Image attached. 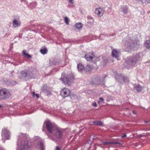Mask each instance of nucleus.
<instances>
[{"label": "nucleus", "mask_w": 150, "mask_h": 150, "mask_svg": "<svg viewBox=\"0 0 150 150\" xmlns=\"http://www.w3.org/2000/svg\"><path fill=\"white\" fill-rule=\"evenodd\" d=\"M44 124L48 132L47 136L54 141L60 139L62 137L64 130L57 127L49 120L45 121Z\"/></svg>", "instance_id": "nucleus-1"}, {"label": "nucleus", "mask_w": 150, "mask_h": 150, "mask_svg": "<svg viewBox=\"0 0 150 150\" xmlns=\"http://www.w3.org/2000/svg\"><path fill=\"white\" fill-rule=\"evenodd\" d=\"M25 134L20 133L18 136L17 142V150H28L30 148L31 142L28 139H25L26 138Z\"/></svg>", "instance_id": "nucleus-2"}, {"label": "nucleus", "mask_w": 150, "mask_h": 150, "mask_svg": "<svg viewBox=\"0 0 150 150\" xmlns=\"http://www.w3.org/2000/svg\"><path fill=\"white\" fill-rule=\"evenodd\" d=\"M69 75L67 76H66L65 73L63 72L60 79L63 83L70 85V83L73 82L74 77L73 75L70 72H69Z\"/></svg>", "instance_id": "nucleus-3"}, {"label": "nucleus", "mask_w": 150, "mask_h": 150, "mask_svg": "<svg viewBox=\"0 0 150 150\" xmlns=\"http://www.w3.org/2000/svg\"><path fill=\"white\" fill-rule=\"evenodd\" d=\"M11 96V93L9 90L6 88H3L0 89V100L8 99Z\"/></svg>", "instance_id": "nucleus-4"}, {"label": "nucleus", "mask_w": 150, "mask_h": 150, "mask_svg": "<svg viewBox=\"0 0 150 150\" xmlns=\"http://www.w3.org/2000/svg\"><path fill=\"white\" fill-rule=\"evenodd\" d=\"M102 144H95V150L96 149V146H99L102 148H104L105 147V146L108 145H110V146L108 148H109L110 147H115V145L117 144H119V143L117 142H102Z\"/></svg>", "instance_id": "nucleus-5"}, {"label": "nucleus", "mask_w": 150, "mask_h": 150, "mask_svg": "<svg viewBox=\"0 0 150 150\" xmlns=\"http://www.w3.org/2000/svg\"><path fill=\"white\" fill-rule=\"evenodd\" d=\"M1 136L2 139H9L10 138V134L9 130L6 128L2 130Z\"/></svg>", "instance_id": "nucleus-6"}, {"label": "nucleus", "mask_w": 150, "mask_h": 150, "mask_svg": "<svg viewBox=\"0 0 150 150\" xmlns=\"http://www.w3.org/2000/svg\"><path fill=\"white\" fill-rule=\"evenodd\" d=\"M105 12L104 9L102 8L99 7L96 8L95 10V13L98 16L100 17L103 16Z\"/></svg>", "instance_id": "nucleus-7"}, {"label": "nucleus", "mask_w": 150, "mask_h": 150, "mask_svg": "<svg viewBox=\"0 0 150 150\" xmlns=\"http://www.w3.org/2000/svg\"><path fill=\"white\" fill-rule=\"evenodd\" d=\"M70 93V91L68 88H64L60 92L61 95L64 98L69 96Z\"/></svg>", "instance_id": "nucleus-8"}, {"label": "nucleus", "mask_w": 150, "mask_h": 150, "mask_svg": "<svg viewBox=\"0 0 150 150\" xmlns=\"http://www.w3.org/2000/svg\"><path fill=\"white\" fill-rule=\"evenodd\" d=\"M121 52L119 50L116 49L113 50L112 52V57L116 58L117 60H119L120 59H119V57L121 55Z\"/></svg>", "instance_id": "nucleus-9"}, {"label": "nucleus", "mask_w": 150, "mask_h": 150, "mask_svg": "<svg viewBox=\"0 0 150 150\" xmlns=\"http://www.w3.org/2000/svg\"><path fill=\"white\" fill-rule=\"evenodd\" d=\"M21 23L19 19H15L13 21V26L15 28H17L20 26Z\"/></svg>", "instance_id": "nucleus-10"}, {"label": "nucleus", "mask_w": 150, "mask_h": 150, "mask_svg": "<svg viewBox=\"0 0 150 150\" xmlns=\"http://www.w3.org/2000/svg\"><path fill=\"white\" fill-rule=\"evenodd\" d=\"M42 89L43 92L47 93V95H50L51 93L50 91V88H49L47 85H44L42 87Z\"/></svg>", "instance_id": "nucleus-11"}, {"label": "nucleus", "mask_w": 150, "mask_h": 150, "mask_svg": "<svg viewBox=\"0 0 150 150\" xmlns=\"http://www.w3.org/2000/svg\"><path fill=\"white\" fill-rule=\"evenodd\" d=\"M94 55L92 53H89L86 54L85 57L87 61H91L94 57Z\"/></svg>", "instance_id": "nucleus-12"}, {"label": "nucleus", "mask_w": 150, "mask_h": 150, "mask_svg": "<svg viewBox=\"0 0 150 150\" xmlns=\"http://www.w3.org/2000/svg\"><path fill=\"white\" fill-rule=\"evenodd\" d=\"M139 42L137 40H134L132 44L131 45H130V47H133L136 46H138L139 45Z\"/></svg>", "instance_id": "nucleus-13"}, {"label": "nucleus", "mask_w": 150, "mask_h": 150, "mask_svg": "<svg viewBox=\"0 0 150 150\" xmlns=\"http://www.w3.org/2000/svg\"><path fill=\"white\" fill-rule=\"evenodd\" d=\"M77 68L79 71L80 72H82L84 69V66L81 64H78Z\"/></svg>", "instance_id": "nucleus-14"}, {"label": "nucleus", "mask_w": 150, "mask_h": 150, "mask_svg": "<svg viewBox=\"0 0 150 150\" xmlns=\"http://www.w3.org/2000/svg\"><path fill=\"white\" fill-rule=\"evenodd\" d=\"M37 3L36 2H34L32 3H30L28 5V7L31 8H35L37 5Z\"/></svg>", "instance_id": "nucleus-15"}, {"label": "nucleus", "mask_w": 150, "mask_h": 150, "mask_svg": "<svg viewBox=\"0 0 150 150\" xmlns=\"http://www.w3.org/2000/svg\"><path fill=\"white\" fill-rule=\"evenodd\" d=\"M144 45L147 49H149L150 48V40H146L145 42Z\"/></svg>", "instance_id": "nucleus-16"}, {"label": "nucleus", "mask_w": 150, "mask_h": 150, "mask_svg": "<svg viewBox=\"0 0 150 150\" xmlns=\"http://www.w3.org/2000/svg\"><path fill=\"white\" fill-rule=\"evenodd\" d=\"M135 89L138 92H139L141 91L142 89V87L139 85L138 84L135 86Z\"/></svg>", "instance_id": "nucleus-17"}, {"label": "nucleus", "mask_w": 150, "mask_h": 150, "mask_svg": "<svg viewBox=\"0 0 150 150\" xmlns=\"http://www.w3.org/2000/svg\"><path fill=\"white\" fill-rule=\"evenodd\" d=\"M93 123L95 125H98L100 126H101L103 125V123L99 121H93Z\"/></svg>", "instance_id": "nucleus-18"}, {"label": "nucleus", "mask_w": 150, "mask_h": 150, "mask_svg": "<svg viewBox=\"0 0 150 150\" xmlns=\"http://www.w3.org/2000/svg\"><path fill=\"white\" fill-rule=\"evenodd\" d=\"M23 55L27 57H28L29 58H31V55L29 54H28V53H26V51L25 50H24L23 51Z\"/></svg>", "instance_id": "nucleus-19"}, {"label": "nucleus", "mask_w": 150, "mask_h": 150, "mask_svg": "<svg viewBox=\"0 0 150 150\" xmlns=\"http://www.w3.org/2000/svg\"><path fill=\"white\" fill-rule=\"evenodd\" d=\"M21 78H25L26 76L27 75V72L25 71H23L21 72Z\"/></svg>", "instance_id": "nucleus-20"}, {"label": "nucleus", "mask_w": 150, "mask_h": 150, "mask_svg": "<svg viewBox=\"0 0 150 150\" xmlns=\"http://www.w3.org/2000/svg\"><path fill=\"white\" fill-rule=\"evenodd\" d=\"M82 24L80 23H79L76 24L75 26L76 28L79 29H81L82 27Z\"/></svg>", "instance_id": "nucleus-21"}, {"label": "nucleus", "mask_w": 150, "mask_h": 150, "mask_svg": "<svg viewBox=\"0 0 150 150\" xmlns=\"http://www.w3.org/2000/svg\"><path fill=\"white\" fill-rule=\"evenodd\" d=\"M89 18L91 20V21H88L87 22V23H88V25H93V18H92L91 17H88V18Z\"/></svg>", "instance_id": "nucleus-22"}, {"label": "nucleus", "mask_w": 150, "mask_h": 150, "mask_svg": "<svg viewBox=\"0 0 150 150\" xmlns=\"http://www.w3.org/2000/svg\"><path fill=\"white\" fill-rule=\"evenodd\" d=\"M40 52L42 54H45L47 53V50L46 48H44L43 49L40 50Z\"/></svg>", "instance_id": "nucleus-23"}, {"label": "nucleus", "mask_w": 150, "mask_h": 150, "mask_svg": "<svg viewBox=\"0 0 150 150\" xmlns=\"http://www.w3.org/2000/svg\"><path fill=\"white\" fill-rule=\"evenodd\" d=\"M69 19L67 16L64 17V21L65 23L67 25L69 24Z\"/></svg>", "instance_id": "nucleus-24"}, {"label": "nucleus", "mask_w": 150, "mask_h": 150, "mask_svg": "<svg viewBox=\"0 0 150 150\" xmlns=\"http://www.w3.org/2000/svg\"><path fill=\"white\" fill-rule=\"evenodd\" d=\"M43 140H41L40 141L39 144L40 146V148L41 149V150H43Z\"/></svg>", "instance_id": "nucleus-25"}, {"label": "nucleus", "mask_w": 150, "mask_h": 150, "mask_svg": "<svg viewBox=\"0 0 150 150\" xmlns=\"http://www.w3.org/2000/svg\"><path fill=\"white\" fill-rule=\"evenodd\" d=\"M94 139H95L94 136L93 135H91L90 137V139L89 140V141H90V143L89 142V143H91L93 141Z\"/></svg>", "instance_id": "nucleus-26"}, {"label": "nucleus", "mask_w": 150, "mask_h": 150, "mask_svg": "<svg viewBox=\"0 0 150 150\" xmlns=\"http://www.w3.org/2000/svg\"><path fill=\"white\" fill-rule=\"evenodd\" d=\"M86 69L87 71H90L91 69V66L89 65H87L86 67Z\"/></svg>", "instance_id": "nucleus-27"}, {"label": "nucleus", "mask_w": 150, "mask_h": 150, "mask_svg": "<svg viewBox=\"0 0 150 150\" xmlns=\"http://www.w3.org/2000/svg\"><path fill=\"white\" fill-rule=\"evenodd\" d=\"M122 80L124 81V82H128V78L126 77H123L122 76Z\"/></svg>", "instance_id": "nucleus-28"}, {"label": "nucleus", "mask_w": 150, "mask_h": 150, "mask_svg": "<svg viewBox=\"0 0 150 150\" xmlns=\"http://www.w3.org/2000/svg\"><path fill=\"white\" fill-rule=\"evenodd\" d=\"M33 97H36L37 98L39 97V95L38 94L35 93L34 92H33Z\"/></svg>", "instance_id": "nucleus-29"}, {"label": "nucleus", "mask_w": 150, "mask_h": 150, "mask_svg": "<svg viewBox=\"0 0 150 150\" xmlns=\"http://www.w3.org/2000/svg\"><path fill=\"white\" fill-rule=\"evenodd\" d=\"M71 99H75L77 98V96L75 95H73L71 96Z\"/></svg>", "instance_id": "nucleus-30"}, {"label": "nucleus", "mask_w": 150, "mask_h": 150, "mask_svg": "<svg viewBox=\"0 0 150 150\" xmlns=\"http://www.w3.org/2000/svg\"><path fill=\"white\" fill-rule=\"evenodd\" d=\"M104 37V36L103 34H101L99 36V39H103V37Z\"/></svg>", "instance_id": "nucleus-31"}, {"label": "nucleus", "mask_w": 150, "mask_h": 150, "mask_svg": "<svg viewBox=\"0 0 150 150\" xmlns=\"http://www.w3.org/2000/svg\"><path fill=\"white\" fill-rule=\"evenodd\" d=\"M128 10V8L127 7L126 8L125 10H123V12L125 14H126L127 12V11Z\"/></svg>", "instance_id": "nucleus-32"}, {"label": "nucleus", "mask_w": 150, "mask_h": 150, "mask_svg": "<svg viewBox=\"0 0 150 150\" xmlns=\"http://www.w3.org/2000/svg\"><path fill=\"white\" fill-rule=\"evenodd\" d=\"M99 100L101 101L102 102H104V98H102V97H101V98H99Z\"/></svg>", "instance_id": "nucleus-33"}, {"label": "nucleus", "mask_w": 150, "mask_h": 150, "mask_svg": "<svg viewBox=\"0 0 150 150\" xmlns=\"http://www.w3.org/2000/svg\"><path fill=\"white\" fill-rule=\"evenodd\" d=\"M69 3L71 4H74V1L73 0H69Z\"/></svg>", "instance_id": "nucleus-34"}, {"label": "nucleus", "mask_w": 150, "mask_h": 150, "mask_svg": "<svg viewBox=\"0 0 150 150\" xmlns=\"http://www.w3.org/2000/svg\"><path fill=\"white\" fill-rule=\"evenodd\" d=\"M126 136V134L125 133L122 134V138Z\"/></svg>", "instance_id": "nucleus-35"}, {"label": "nucleus", "mask_w": 150, "mask_h": 150, "mask_svg": "<svg viewBox=\"0 0 150 150\" xmlns=\"http://www.w3.org/2000/svg\"><path fill=\"white\" fill-rule=\"evenodd\" d=\"M93 106L94 107H96L97 106V104L96 103H94L93 104Z\"/></svg>", "instance_id": "nucleus-36"}, {"label": "nucleus", "mask_w": 150, "mask_h": 150, "mask_svg": "<svg viewBox=\"0 0 150 150\" xmlns=\"http://www.w3.org/2000/svg\"><path fill=\"white\" fill-rule=\"evenodd\" d=\"M132 113L133 114H136V112L135 111H134V110H133L132 111Z\"/></svg>", "instance_id": "nucleus-37"}, {"label": "nucleus", "mask_w": 150, "mask_h": 150, "mask_svg": "<svg viewBox=\"0 0 150 150\" xmlns=\"http://www.w3.org/2000/svg\"><path fill=\"white\" fill-rule=\"evenodd\" d=\"M56 150H60V149L58 146L56 147Z\"/></svg>", "instance_id": "nucleus-38"}, {"label": "nucleus", "mask_w": 150, "mask_h": 150, "mask_svg": "<svg viewBox=\"0 0 150 150\" xmlns=\"http://www.w3.org/2000/svg\"><path fill=\"white\" fill-rule=\"evenodd\" d=\"M145 122L146 123H148L149 122L148 121H145Z\"/></svg>", "instance_id": "nucleus-39"}, {"label": "nucleus", "mask_w": 150, "mask_h": 150, "mask_svg": "<svg viewBox=\"0 0 150 150\" xmlns=\"http://www.w3.org/2000/svg\"><path fill=\"white\" fill-rule=\"evenodd\" d=\"M2 106L0 104V108H2Z\"/></svg>", "instance_id": "nucleus-40"}, {"label": "nucleus", "mask_w": 150, "mask_h": 150, "mask_svg": "<svg viewBox=\"0 0 150 150\" xmlns=\"http://www.w3.org/2000/svg\"><path fill=\"white\" fill-rule=\"evenodd\" d=\"M104 82H103V83L102 84V85H104Z\"/></svg>", "instance_id": "nucleus-41"}, {"label": "nucleus", "mask_w": 150, "mask_h": 150, "mask_svg": "<svg viewBox=\"0 0 150 150\" xmlns=\"http://www.w3.org/2000/svg\"><path fill=\"white\" fill-rule=\"evenodd\" d=\"M0 150H3L2 149L0 148Z\"/></svg>", "instance_id": "nucleus-42"}, {"label": "nucleus", "mask_w": 150, "mask_h": 150, "mask_svg": "<svg viewBox=\"0 0 150 150\" xmlns=\"http://www.w3.org/2000/svg\"><path fill=\"white\" fill-rule=\"evenodd\" d=\"M150 120H149V122H150Z\"/></svg>", "instance_id": "nucleus-43"}]
</instances>
